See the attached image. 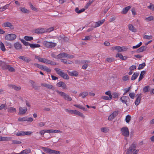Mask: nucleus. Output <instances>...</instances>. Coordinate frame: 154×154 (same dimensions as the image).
I'll return each mask as SVG.
<instances>
[{
    "mask_svg": "<svg viewBox=\"0 0 154 154\" xmlns=\"http://www.w3.org/2000/svg\"><path fill=\"white\" fill-rule=\"evenodd\" d=\"M85 10L84 8H82L80 10L78 8H76L75 9V11L78 14H80L82 12H84Z\"/></svg>",
    "mask_w": 154,
    "mask_h": 154,
    "instance_id": "473e14b6",
    "label": "nucleus"
},
{
    "mask_svg": "<svg viewBox=\"0 0 154 154\" xmlns=\"http://www.w3.org/2000/svg\"><path fill=\"white\" fill-rule=\"evenodd\" d=\"M20 11L23 13H27L29 12V10L25 8L20 7Z\"/></svg>",
    "mask_w": 154,
    "mask_h": 154,
    "instance_id": "f704fd0d",
    "label": "nucleus"
},
{
    "mask_svg": "<svg viewBox=\"0 0 154 154\" xmlns=\"http://www.w3.org/2000/svg\"><path fill=\"white\" fill-rule=\"evenodd\" d=\"M20 41L25 46L29 45L30 44L28 42L24 40L23 39H21Z\"/></svg>",
    "mask_w": 154,
    "mask_h": 154,
    "instance_id": "79ce46f5",
    "label": "nucleus"
},
{
    "mask_svg": "<svg viewBox=\"0 0 154 154\" xmlns=\"http://www.w3.org/2000/svg\"><path fill=\"white\" fill-rule=\"evenodd\" d=\"M8 112L9 113H15L17 112L16 109L14 107H10L7 108Z\"/></svg>",
    "mask_w": 154,
    "mask_h": 154,
    "instance_id": "4468645a",
    "label": "nucleus"
},
{
    "mask_svg": "<svg viewBox=\"0 0 154 154\" xmlns=\"http://www.w3.org/2000/svg\"><path fill=\"white\" fill-rule=\"evenodd\" d=\"M27 110V109L26 107H22L19 106L18 114L19 115H23L26 113Z\"/></svg>",
    "mask_w": 154,
    "mask_h": 154,
    "instance_id": "6e6552de",
    "label": "nucleus"
},
{
    "mask_svg": "<svg viewBox=\"0 0 154 154\" xmlns=\"http://www.w3.org/2000/svg\"><path fill=\"white\" fill-rule=\"evenodd\" d=\"M10 4H7L0 8V12H2L8 8Z\"/></svg>",
    "mask_w": 154,
    "mask_h": 154,
    "instance_id": "2f4dec72",
    "label": "nucleus"
},
{
    "mask_svg": "<svg viewBox=\"0 0 154 154\" xmlns=\"http://www.w3.org/2000/svg\"><path fill=\"white\" fill-rule=\"evenodd\" d=\"M46 28H38L35 30L34 32L36 33H42L46 32Z\"/></svg>",
    "mask_w": 154,
    "mask_h": 154,
    "instance_id": "9b49d317",
    "label": "nucleus"
},
{
    "mask_svg": "<svg viewBox=\"0 0 154 154\" xmlns=\"http://www.w3.org/2000/svg\"><path fill=\"white\" fill-rule=\"evenodd\" d=\"M93 0H90L89 2L87 3L86 5L85 6V8L87 9L90 5L93 2Z\"/></svg>",
    "mask_w": 154,
    "mask_h": 154,
    "instance_id": "c9c22d12",
    "label": "nucleus"
},
{
    "mask_svg": "<svg viewBox=\"0 0 154 154\" xmlns=\"http://www.w3.org/2000/svg\"><path fill=\"white\" fill-rule=\"evenodd\" d=\"M146 66V64L145 63H143L141 64H140L138 66V69H143Z\"/></svg>",
    "mask_w": 154,
    "mask_h": 154,
    "instance_id": "ea45409f",
    "label": "nucleus"
},
{
    "mask_svg": "<svg viewBox=\"0 0 154 154\" xmlns=\"http://www.w3.org/2000/svg\"><path fill=\"white\" fill-rule=\"evenodd\" d=\"M1 49L3 51H5L6 49L4 44L2 42H1L0 44Z\"/></svg>",
    "mask_w": 154,
    "mask_h": 154,
    "instance_id": "37998d69",
    "label": "nucleus"
},
{
    "mask_svg": "<svg viewBox=\"0 0 154 154\" xmlns=\"http://www.w3.org/2000/svg\"><path fill=\"white\" fill-rule=\"evenodd\" d=\"M131 8V7L129 6L123 8L121 12L122 13L124 14H126Z\"/></svg>",
    "mask_w": 154,
    "mask_h": 154,
    "instance_id": "4be33fe9",
    "label": "nucleus"
},
{
    "mask_svg": "<svg viewBox=\"0 0 154 154\" xmlns=\"http://www.w3.org/2000/svg\"><path fill=\"white\" fill-rule=\"evenodd\" d=\"M112 97L114 98H117L119 96V94L116 92H114L112 93Z\"/></svg>",
    "mask_w": 154,
    "mask_h": 154,
    "instance_id": "a18cd8bd",
    "label": "nucleus"
},
{
    "mask_svg": "<svg viewBox=\"0 0 154 154\" xmlns=\"http://www.w3.org/2000/svg\"><path fill=\"white\" fill-rule=\"evenodd\" d=\"M121 133L122 135L125 137H128L129 135V131L126 127H122L121 129Z\"/></svg>",
    "mask_w": 154,
    "mask_h": 154,
    "instance_id": "f03ea898",
    "label": "nucleus"
},
{
    "mask_svg": "<svg viewBox=\"0 0 154 154\" xmlns=\"http://www.w3.org/2000/svg\"><path fill=\"white\" fill-rule=\"evenodd\" d=\"M139 75V73L138 72L134 73L133 74V75H132L131 77V80H135L137 78V77Z\"/></svg>",
    "mask_w": 154,
    "mask_h": 154,
    "instance_id": "c85d7f7f",
    "label": "nucleus"
},
{
    "mask_svg": "<svg viewBox=\"0 0 154 154\" xmlns=\"http://www.w3.org/2000/svg\"><path fill=\"white\" fill-rule=\"evenodd\" d=\"M149 87L148 86H146L144 87L143 88V91L145 93H146L149 91Z\"/></svg>",
    "mask_w": 154,
    "mask_h": 154,
    "instance_id": "c03bdc74",
    "label": "nucleus"
},
{
    "mask_svg": "<svg viewBox=\"0 0 154 154\" xmlns=\"http://www.w3.org/2000/svg\"><path fill=\"white\" fill-rule=\"evenodd\" d=\"M105 21V19H103L101 20L96 22L95 23L94 27V28H96L100 26Z\"/></svg>",
    "mask_w": 154,
    "mask_h": 154,
    "instance_id": "2eb2a0df",
    "label": "nucleus"
},
{
    "mask_svg": "<svg viewBox=\"0 0 154 154\" xmlns=\"http://www.w3.org/2000/svg\"><path fill=\"white\" fill-rule=\"evenodd\" d=\"M129 99V97L125 96H122L120 99V100L123 103L126 104L127 100Z\"/></svg>",
    "mask_w": 154,
    "mask_h": 154,
    "instance_id": "a211bd4d",
    "label": "nucleus"
},
{
    "mask_svg": "<svg viewBox=\"0 0 154 154\" xmlns=\"http://www.w3.org/2000/svg\"><path fill=\"white\" fill-rule=\"evenodd\" d=\"M29 6L31 8V9L35 11H37V8L33 6L31 3H29Z\"/></svg>",
    "mask_w": 154,
    "mask_h": 154,
    "instance_id": "8fccbe9b",
    "label": "nucleus"
},
{
    "mask_svg": "<svg viewBox=\"0 0 154 154\" xmlns=\"http://www.w3.org/2000/svg\"><path fill=\"white\" fill-rule=\"evenodd\" d=\"M69 75L71 76L77 77L78 75V73L77 72L75 71H73L68 72Z\"/></svg>",
    "mask_w": 154,
    "mask_h": 154,
    "instance_id": "5701e85b",
    "label": "nucleus"
},
{
    "mask_svg": "<svg viewBox=\"0 0 154 154\" xmlns=\"http://www.w3.org/2000/svg\"><path fill=\"white\" fill-rule=\"evenodd\" d=\"M54 29V28L53 27H51L49 28L48 29H46V32H51L53 31Z\"/></svg>",
    "mask_w": 154,
    "mask_h": 154,
    "instance_id": "052dcab7",
    "label": "nucleus"
},
{
    "mask_svg": "<svg viewBox=\"0 0 154 154\" xmlns=\"http://www.w3.org/2000/svg\"><path fill=\"white\" fill-rule=\"evenodd\" d=\"M8 70L10 72H14L15 71V69L14 68L11 67L10 65H9V66L8 68Z\"/></svg>",
    "mask_w": 154,
    "mask_h": 154,
    "instance_id": "338daca9",
    "label": "nucleus"
},
{
    "mask_svg": "<svg viewBox=\"0 0 154 154\" xmlns=\"http://www.w3.org/2000/svg\"><path fill=\"white\" fill-rule=\"evenodd\" d=\"M153 18L154 17L152 16H150L146 18L145 20L146 21L149 22L153 20Z\"/></svg>",
    "mask_w": 154,
    "mask_h": 154,
    "instance_id": "3c124183",
    "label": "nucleus"
},
{
    "mask_svg": "<svg viewBox=\"0 0 154 154\" xmlns=\"http://www.w3.org/2000/svg\"><path fill=\"white\" fill-rule=\"evenodd\" d=\"M128 26L129 30L132 32H137V29L132 24H129Z\"/></svg>",
    "mask_w": 154,
    "mask_h": 154,
    "instance_id": "dca6fc26",
    "label": "nucleus"
},
{
    "mask_svg": "<svg viewBox=\"0 0 154 154\" xmlns=\"http://www.w3.org/2000/svg\"><path fill=\"white\" fill-rule=\"evenodd\" d=\"M131 87H129L128 88H126L123 89V91L124 92V93L123 95H125V94L128 92L131 89Z\"/></svg>",
    "mask_w": 154,
    "mask_h": 154,
    "instance_id": "de8ad7c7",
    "label": "nucleus"
},
{
    "mask_svg": "<svg viewBox=\"0 0 154 154\" xmlns=\"http://www.w3.org/2000/svg\"><path fill=\"white\" fill-rule=\"evenodd\" d=\"M136 145L134 144H132L131 145V146L129 148V149L126 152V154H131L132 151H134L135 150V149L136 148Z\"/></svg>",
    "mask_w": 154,
    "mask_h": 154,
    "instance_id": "0eeeda50",
    "label": "nucleus"
},
{
    "mask_svg": "<svg viewBox=\"0 0 154 154\" xmlns=\"http://www.w3.org/2000/svg\"><path fill=\"white\" fill-rule=\"evenodd\" d=\"M39 134L42 136L44 135L45 133H47L46 130H43L40 131L39 132Z\"/></svg>",
    "mask_w": 154,
    "mask_h": 154,
    "instance_id": "603ef678",
    "label": "nucleus"
},
{
    "mask_svg": "<svg viewBox=\"0 0 154 154\" xmlns=\"http://www.w3.org/2000/svg\"><path fill=\"white\" fill-rule=\"evenodd\" d=\"M19 58V59L23 60L26 62H29L30 61V59L28 58L22 56H20Z\"/></svg>",
    "mask_w": 154,
    "mask_h": 154,
    "instance_id": "a878e982",
    "label": "nucleus"
},
{
    "mask_svg": "<svg viewBox=\"0 0 154 154\" xmlns=\"http://www.w3.org/2000/svg\"><path fill=\"white\" fill-rule=\"evenodd\" d=\"M41 85L49 89H51L53 87V86L51 85L48 84L42 83L41 84Z\"/></svg>",
    "mask_w": 154,
    "mask_h": 154,
    "instance_id": "cd10ccee",
    "label": "nucleus"
},
{
    "mask_svg": "<svg viewBox=\"0 0 154 154\" xmlns=\"http://www.w3.org/2000/svg\"><path fill=\"white\" fill-rule=\"evenodd\" d=\"M42 149L44 152L48 153L60 154V153L59 151L52 150L46 147H44Z\"/></svg>",
    "mask_w": 154,
    "mask_h": 154,
    "instance_id": "f257e3e1",
    "label": "nucleus"
},
{
    "mask_svg": "<svg viewBox=\"0 0 154 154\" xmlns=\"http://www.w3.org/2000/svg\"><path fill=\"white\" fill-rule=\"evenodd\" d=\"M57 86L58 87H62L63 89H65L66 88V84L62 82H59L57 84Z\"/></svg>",
    "mask_w": 154,
    "mask_h": 154,
    "instance_id": "6ab92c4d",
    "label": "nucleus"
},
{
    "mask_svg": "<svg viewBox=\"0 0 154 154\" xmlns=\"http://www.w3.org/2000/svg\"><path fill=\"white\" fill-rule=\"evenodd\" d=\"M27 117H26L22 118H19L18 119V121L20 122L26 121Z\"/></svg>",
    "mask_w": 154,
    "mask_h": 154,
    "instance_id": "4d7b16f0",
    "label": "nucleus"
},
{
    "mask_svg": "<svg viewBox=\"0 0 154 154\" xmlns=\"http://www.w3.org/2000/svg\"><path fill=\"white\" fill-rule=\"evenodd\" d=\"M150 5L148 6L147 8L152 11H154V5L150 3Z\"/></svg>",
    "mask_w": 154,
    "mask_h": 154,
    "instance_id": "680f3d73",
    "label": "nucleus"
},
{
    "mask_svg": "<svg viewBox=\"0 0 154 154\" xmlns=\"http://www.w3.org/2000/svg\"><path fill=\"white\" fill-rule=\"evenodd\" d=\"M101 131L104 133H106L109 131V129L107 128H102L100 129Z\"/></svg>",
    "mask_w": 154,
    "mask_h": 154,
    "instance_id": "a19ab883",
    "label": "nucleus"
},
{
    "mask_svg": "<svg viewBox=\"0 0 154 154\" xmlns=\"http://www.w3.org/2000/svg\"><path fill=\"white\" fill-rule=\"evenodd\" d=\"M12 143L14 144H19L21 143V142L20 141L16 140H13L12 141Z\"/></svg>",
    "mask_w": 154,
    "mask_h": 154,
    "instance_id": "0e129e2a",
    "label": "nucleus"
},
{
    "mask_svg": "<svg viewBox=\"0 0 154 154\" xmlns=\"http://www.w3.org/2000/svg\"><path fill=\"white\" fill-rule=\"evenodd\" d=\"M106 60L109 62H111L113 61L114 59L113 58H107L106 59Z\"/></svg>",
    "mask_w": 154,
    "mask_h": 154,
    "instance_id": "e2e57ef3",
    "label": "nucleus"
},
{
    "mask_svg": "<svg viewBox=\"0 0 154 154\" xmlns=\"http://www.w3.org/2000/svg\"><path fill=\"white\" fill-rule=\"evenodd\" d=\"M131 117L129 115H128L126 116L125 121L127 123H129L131 121Z\"/></svg>",
    "mask_w": 154,
    "mask_h": 154,
    "instance_id": "4c0bfd02",
    "label": "nucleus"
},
{
    "mask_svg": "<svg viewBox=\"0 0 154 154\" xmlns=\"http://www.w3.org/2000/svg\"><path fill=\"white\" fill-rule=\"evenodd\" d=\"M105 94L106 95H108L110 99H112V95L111 94V92L110 91H108L106 92L105 93Z\"/></svg>",
    "mask_w": 154,
    "mask_h": 154,
    "instance_id": "6e6d98bb",
    "label": "nucleus"
},
{
    "mask_svg": "<svg viewBox=\"0 0 154 154\" xmlns=\"http://www.w3.org/2000/svg\"><path fill=\"white\" fill-rule=\"evenodd\" d=\"M67 56V54L63 53L58 54L57 56V59H60L62 60V59L66 58Z\"/></svg>",
    "mask_w": 154,
    "mask_h": 154,
    "instance_id": "f8f14e48",
    "label": "nucleus"
},
{
    "mask_svg": "<svg viewBox=\"0 0 154 154\" xmlns=\"http://www.w3.org/2000/svg\"><path fill=\"white\" fill-rule=\"evenodd\" d=\"M135 94L134 93H130L129 94V96L131 99H134L135 96Z\"/></svg>",
    "mask_w": 154,
    "mask_h": 154,
    "instance_id": "bf43d9fd",
    "label": "nucleus"
},
{
    "mask_svg": "<svg viewBox=\"0 0 154 154\" xmlns=\"http://www.w3.org/2000/svg\"><path fill=\"white\" fill-rule=\"evenodd\" d=\"M137 98L134 102L136 105L137 106L139 104L140 102V100L142 98L141 94H138L136 95Z\"/></svg>",
    "mask_w": 154,
    "mask_h": 154,
    "instance_id": "1a4fd4ad",
    "label": "nucleus"
},
{
    "mask_svg": "<svg viewBox=\"0 0 154 154\" xmlns=\"http://www.w3.org/2000/svg\"><path fill=\"white\" fill-rule=\"evenodd\" d=\"M55 70L58 75L63 77L64 79H66L67 78V75L64 73L60 69L58 68H56L55 69Z\"/></svg>",
    "mask_w": 154,
    "mask_h": 154,
    "instance_id": "20e7f679",
    "label": "nucleus"
},
{
    "mask_svg": "<svg viewBox=\"0 0 154 154\" xmlns=\"http://www.w3.org/2000/svg\"><path fill=\"white\" fill-rule=\"evenodd\" d=\"M3 26L4 27H9L11 29H13L14 28V26L10 23H5L3 24Z\"/></svg>",
    "mask_w": 154,
    "mask_h": 154,
    "instance_id": "f3484780",
    "label": "nucleus"
},
{
    "mask_svg": "<svg viewBox=\"0 0 154 154\" xmlns=\"http://www.w3.org/2000/svg\"><path fill=\"white\" fill-rule=\"evenodd\" d=\"M14 46L15 48L17 50L20 49L22 48L21 44L18 42H17L14 43Z\"/></svg>",
    "mask_w": 154,
    "mask_h": 154,
    "instance_id": "b1692460",
    "label": "nucleus"
},
{
    "mask_svg": "<svg viewBox=\"0 0 154 154\" xmlns=\"http://www.w3.org/2000/svg\"><path fill=\"white\" fill-rule=\"evenodd\" d=\"M145 72L144 71H142L141 72L139 77L138 79V81L139 82L143 79V76L145 74Z\"/></svg>",
    "mask_w": 154,
    "mask_h": 154,
    "instance_id": "58836bf2",
    "label": "nucleus"
},
{
    "mask_svg": "<svg viewBox=\"0 0 154 154\" xmlns=\"http://www.w3.org/2000/svg\"><path fill=\"white\" fill-rule=\"evenodd\" d=\"M2 63L3 65L2 67V69L4 70L8 69L9 66V65L5 64L4 62H2Z\"/></svg>",
    "mask_w": 154,
    "mask_h": 154,
    "instance_id": "e433bc0d",
    "label": "nucleus"
},
{
    "mask_svg": "<svg viewBox=\"0 0 154 154\" xmlns=\"http://www.w3.org/2000/svg\"><path fill=\"white\" fill-rule=\"evenodd\" d=\"M32 132L29 131H21L19 133H18L17 134V135L18 136H22V135H29Z\"/></svg>",
    "mask_w": 154,
    "mask_h": 154,
    "instance_id": "ddd939ff",
    "label": "nucleus"
},
{
    "mask_svg": "<svg viewBox=\"0 0 154 154\" xmlns=\"http://www.w3.org/2000/svg\"><path fill=\"white\" fill-rule=\"evenodd\" d=\"M143 38L144 39L149 40L152 38L153 37L152 35H144L143 36Z\"/></svg>",
    "mask_w": 154,
    "mask_h": 154,
    "instance_id": "49530a36",
    "label": "nucleus"
},
{
    "mask_svg": "<svg viewBox=\"0 0 154 154\" xmlns=\"http://www.w3.org/2000/svg\"><path fill=\"white\" fill-rule=\"evenodd\" d=\"M68 112L72 114H74L75 115H78L84 118L85 116L83 114L80 112L76 110H68Z\"/></svg>",
    "mask_w": 154,
    "mask_h": 154,
    "instance_id": "39448f33",
    "label": "nucleus"
},
{
    "mask_svg": "<svg viewBox=\"0 0 154 154\" xmlns=\"http://www.w3.org/2000/svg\"><path fill=\"white\" fill-rule=\"evenodd\" d=\"M16 38V35L14 34H8L5 37V39L8 41L13 40Z\"/></svg>",
    "mask_w": 154,
    "mask_h": 154,
    "instance_id": "423d86ee",
    "label": "nucleus"
},
{
    "mask_svg": "<svg viewBox=\"0 0 154 154\" xmlns=\"http://www.w3.org/2000/svg\"><path fill=\"white\" fill-rule=\"evenodd\" d=\"M128 49V48L125 46L121 47V52L126 51Z\"/></svg>",
    "mask_w": 154,
    "mask_h": 154,
    "instance_id": "69168bd1",
    "label": "nucleus"
},
{
    "mask_svg": "<svg viewBox=\"0 0 154 154\" xmlns=\"http://www.w3.org/2000/svg\"><path fill=\"white\" fill-rule=\"evenodd\" d=\"M11 140V137H2L0 136V141H9Z\"/></svg>",
    "mask_w": 154,
    "mask_h": 154,
    "instance_id": "412c9836",
    "label": "nucleus"
},
{
    "mask_svg": "<svg viewBox=\"0 0 154 154\" xmlns=\"http://www.w3.org/2000/svg\"><path fill=\"white\" fill-rule=\"evenodd\" d=\"M43 44L44 46L47 48L54 47L56 45V44L55 43L47 42V41H44L43 42Z\"/></svg>",
    "mask_w": 154,
    "mask_h": 154,
    "instance_id": "7ed1b4c3",
    "label": "nucleus"
},
{
    "mask_svg": "<svg viewBox=\"0 0 154 154\" xmlns=\"http://www.w3.org/2000/svg\"><path fill=\"white\" fill-rule=\"evenodd\" d=\"M142 44V43L141 42H140L138 44L135 46H133L132 48L133 49H136L139 47Z\"/></svg>",
    "mask_w": 154,
    "mask_h": 154,
    "instance_id": "864d4df0",
    "label": "nucleus"
},
{
    "mask_svg": "<svg viewBox=\"0 0 154 154\" xmlns=\"http://www.w3.org/2000/svg\"><path fill=\"white\" fill-rule=\"evenodd\" d=\"M43 63L47 64H50L52 65H56L55 62H53L51 60H48L47 59L45 58H44Z\"/></svg>",
    "mask_w": 154,
    "mask_h": 154,
    "instance_id": "9d476101",
    "label": "nucleus"
},
{
    "mask_svg": "<svg viewBox=\"0 0 154 154\" xmlns=\"http://www.w3.org/2000/svg\"><path fill=\"white\" fill-rule=\"evenodd\" d=\"M101 98L106 100H111L112 99H110V97L106 96H102Z\"/></svg>",
    "mask_w": 154,
    "mask_h": 154,
    "instance_id": "13d9d810",
    "label": "nucleus"
},
{
    "mask_svg": "<svg viewBox=\"0 0 154 154\" xmlns=\"http://www.w3.org/2000/svg\"><path fill=\"white\" fill-rule=\"evenodd\" d=\"M146 48L145 46H141L137 50V53L142 52L145 51Z\"/></svg>",
    "mask_w": 154,
    "mask_h": 154,
    "instance_id": "c756f323",
    "label": "nucleus"
},
{
    "mask_svg": "<svg viewBox=\"0 0 154 154\" xmlns=\"http://www.w3.org/2000/svg\"><path fill=\"white\" fill-rule=\"evenodd\" d=\"M11 86L12 88L16 91H19L21 89V88L20 86H17L14 85H12Z\"/></svg>",
    "mask_w": 154,
    "mask_h": 154,
    "instance_id": "72a5a7b5",
    "label": "nucleus"
},
{
    "mask_svg": "<svg viewBox=\"0 0 154 154\" xmlns=\"http://www.w3.org/2000/svg\"><path fill=\"white\" fill-rule=\"evenodd\" d=\"M116 57H119L122 60H126L127 59L126 56H123L122 54L120 53H118L116 55Z\"/></svg>",
    "mask_w": 154,
    "mask_h": 154,
    "instance_id": "aec40b11",
    "label": "nucleus"
},
{
    "mask_svg": "<svg viewBox=\"0 0 154 154\" xmlns=\"http://www.w3.org/2000/svg\"><path fill=\"white\" fill-rule=\"evenodd\" d=\"M57 91L59 94L63 97L64 98H65V99H67V96L65 93L59 91Z\"/></svg>",
    "mask_w": 154,
    "mask_h": 154,
    "instance_id": "bb28decb",
    "label": "nucleus"
},
{
    "mask_svg": "<svg viewBox=\"0 0 154 154\" xmlns=\"http://www.w3.org/2000/svg\"><path fill=\"white\" fill-rule=\"evenodd\" d=\"M29 46L32 48H39L40 47V45L37 44H30Z\"/></svg>",
    "mask_w": 154,
    "mask_h": 154,
    "instance_id": "7c9ffc66",
    "label": "nucleus"
},
{
    "mask_svg": "<svg viewBox=\"0 0 154 154\" xmlns=\"http://www.w3.org/2000/svg\"><path fill=\"white\" fill-rule=\"evenodd\" d=\"M74 106H75V107L78 108H79V109H83V110H85V108L82 106L81 105H77V104H75V105H74Z\"/></svg>",
    "mask_w": 154,
    "mask_h": 154,
    "instance_id": "5fc2aeb1",
    "label": "nucleus"
},
{
    "mask_svg": "<svg viewBox=\"0 0 154 154\" xmlns=\"http://www.w3.org/2000/svg\"><path fill=\"white\" fill-rule=\"evenodd\" d=\"M25 40L26 41H31L33 39L32 37L26 36L24 37Z\"/></svg>",
    "mask_w": 154,
    "mask_h": 154,
    "instance_id": "09e8293b",
    "label": "nucleus"
},
{
    "mask_svg": "<svg viewBox=\"0 0 154 154\" xmlns=\"http://www.w3.org/2000/svg\"><path fill=\"white\" fill-rule=\"evenodd\" d=\"M136 66L135 65H133L129 67V69L130 70L132 71L133 70H134L136 69Z\"/></svg>",
    "mask_w": 154,
    "mask_h": 154,
    "instance_id": "774afa93",
    "label": "nucleus"
},
{
    "mask_svg": "<svg viewBox=\"0 0 154 154\" xmlns=\"http://www.w3.org/2000/svg\"><path fill=\"white\" fill-rule=\"evenodd\" d=\"M88 92L87 91H84L79 94V97H81L82 98H85L88 95Z\"/></svg>",
    "mask_w": 154,
    "mask_h": 154,
    "instance_id": "393cba45",
    "label": "nucleus"
}]
</instances>
